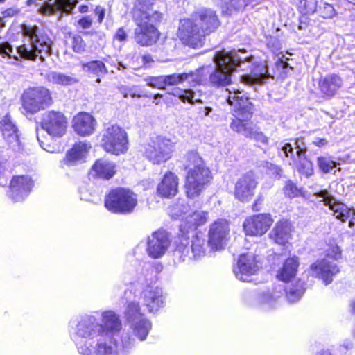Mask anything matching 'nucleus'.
<instances>
[{"label":"nucleus","instance_id":"obj_1","mask_svg":"<svg viewBox=\"0 0 355 355\" xmlns=\"http://www.w3.org/2000/svg\"><path fill=\"white\" fill-rule=\"evenodd\" d=\"M220 25L216 12L210 8L198 10L191 19L180 21L178 35L182 42L192 48L202 46L206 35Z\"/></svg>","mask_w":355,"mask_h":355},{"label":"nucleus","instance_id":"obj_32","mask_svg":"<svg viewBox=\"0 0 355 355\" xmlns=\"http://www.w3.org/2000/svg\"><path fill=\"white\" fill-rule=\"evenodd\" d=\"M115 168L113 162L106 159H98L93 165L90 174L108 180L115 174Z\"/></svg>","mask_w":355,"mask_h":355},{"label":"nucleus","instance_id":"obj_62","mask_svg":"<svg viewBox=\"0 0 355 355\" xmlns=\"http://www.w3.org/2000/svg\"><path fill=\"white\" fill-rule=\"evenodd\" d=\"M142 63L146 67H150L151 64L154 62L150 55H144L142 56Z\"/></svg>","mask_w":355,"mask_h":355},{"label":"nucleus","instance_id":"obj_54","mask_svg":"<svg viewBox=\"0 0 355 355\" xmlns=\"http://www.w3.org/2000/svg\"><path fill=\"white\" fill-rule=\"evenodd\" d=\"M73 49L76 53H82L85 50V43L80 35H76L73 37Z\"/></svg>","mask_w":355,"mask_h":355},{"label":"nucleus","instance_id":"obj_48","mask_svg":"<svg viewBox=\"0 0 355 355\" xmlns=\"http://www.w3.org/2000/svg\"><path fill=\"white\" fill-rule=\"evenodd\" d=\"M319 3L317 0H304L301 2L302 11L306 15H311L318 12Z\"/></svg>","mask_w":355,"mask_h":355},{"label":"nucleus","instance_id":"obj_14","mask_svg":"<svg viewBox=\"0 0 355 355\" xmlns=\"http://www.w3.org/2000/svg\"><path fill=\"white\" fill-rule=\"evenodd\" d=\"M125 315L135 335L141 341L146 340L151 329V323L141 313L139 304L134 302L129 303Z\"/></svg>","mask_w":355,"mask_h":355},{"label":"nucleus","instance_id":"obj_59","mask_svg":"<svg viewBox=\"0 0 355 355\" xmlns=\"http://www.w3.org/2000/svg\"><path fill=\"white\" fill-rule=\"evenodd\" d=\"M94 13L98 17V22L99 24L102 23L105 17V9L100 6H97L94 10Z\"/></svg>","mask_w":355,"mask_h":355},{"label":"nucleus","instance_id":"obj_27","mask_svg":"<svg viewBox=\"0 0 355 355\" xmlns=\"http://www.w3.org/2000/svg\"><path fill=\"white\" fill-rule=\"evenodd\" d=\"M178 191V177L172 172L166 173L157 187V193L163 197L171 198Z\"/></svg>","mask_w":355,"mask_h":355},{"label":"nucleus","instance_id":"obj_5","mask_svg":"<svg viewBox=\"0 0 355 355\" xmlns=\"http://www.w3.org/2000/svg\"><path fill=\"white\" fill-rule=\"evenodd\" d=\"M185 166L187 175L185 182L186 193L189 198L198 196L209 183L211 175L202 159L196 152L188 153Z\"/></svg>","mask_w":355,"mask_h":355},{"label":"nucleus","instance_id":"obj_21","mask_svg":"<svg viewBox=\"0 0 355 355\" xmlns=\"http://www.w3.org/2000/svg\"><path fill=\"white\" fill-rule=\"evenodd\" d=\"M272 223L273 220L270 215L262 214L246 218L243 227L247 235L258 236L264 234Z\"/></svg>","mask_w":355,"mask_h":355},{"label":"nucleus","instance_id":"obj_30","mask_svg":"<svg viewBox=\"0 0 355 355\" xmlns=\"http://www.w3.org/2000/svg\"><path fill=\"white\" fill-rule=\"evenodd\" d=\"M207 212L202 210L195 211L186 217L185 221L180 225V230L184 234L189 229H195L197 226L203 225L207 223Z\"/></svg>","mask_w":355,"mask_h":355},{"label":"nucleus","instance_id":"obj_52","mask_svg":"<svg viewBox=\"0 0 355 355\" xmlns=\"http://www.w3.org/2000/svg\"><path fill=\"white\" fill-rule=\"evenodd\" d=\"M284 193L289 198H294L299 195L300 190L296 185L291 181L288 180L286 182L284 187Z\"/></svg>","mask_w":355,"mask_h":355},{"label":"nucleus","instance_id":"obj_6","mask_svg":"<svg viewBox=\"0 0 355 355\" xmlns=\"http://www.w3.org/2000/svg\"><path fill=\"white\" fill-rule=\"evenodd\" d=\"M240 51H218L213 56L216 64L214 71L209 74L213 86L225 87L231 83V73L236 69V62L241 59Z\"/></svg>","mask_w":355,"mask_h":355},{"label":"nucleus","instance_id":"obj_16","mask_svg":"<svg viewBox=\"0 0 355 355\" xmlns=\"http://www.w3.org/2000/svg\"><path fill=\"white\" fill-rule=\"evenodd\" d=\"M315 196L322 198L324 204L334 211V216L343 222L350 218L349 227L355 225V209H349L345 204L338 202L327 190H321L315 193Z\"/></svg>","mask_w":355,"mask_h":355},{"label":"nucleus","instance_id":"obj_20","mask_svg":"<svg viewBox=\"0 0 355 355\" xmlns=\"http://www.w3.org/2000/svg\"><path fill=\"white\" fill-rule=\"evenodd\" d=\"M140 299L150 313L157 311L164 306L162 289L155 284H146L142 288Z\"/></svg>","mask_w":355,"mask_h":355},{"label":"nucleus","instance_id":"obj_49","mask_svg":"<svg viewBox=\"0 0 355 355\" xmlns=\"http://www.w3.org/2000/svg\"><path fill=\"white\" fill-rule=\"evenodd\" d=\"M164 76L165 87L176 86L182 83V73H173Z\"/></svg>","mask_w":355,"mask_h":355},{"label":"nucleus","instance_id":"obj_17","mask_svg":"<svg viewBox=\"0 0 355 355\" xmlns=\"http://www.w3.org/2000/svg\"><path fill=\"white\" fill-rule=\"evenodd\" d=\"M41 126L49 135L61 137L66 132L67 121L62 112L50 111L43 114Z\"/></svg>","mask_w":355,"mask_h":355},{"label":"nucleus","instance_id":"obj_11","mask_svg":"<svg viewBox=\"0 0 355 355\" xmlns=\"http://www.w3.org/2000/svg\"><path fill=\"white\" fill-rule=\"evenodd\" d=\"M236 67H241L243 71H249L248 73L241 76V81L247 85L261 84L269 76L266 65L255 62L253 56L241 57L236 62Z\"/></svg>","mask_w":355,"mask_h":355},{"label":"nucleus","instance_id":"obj_31","mask_svg":"<svg viewBox=\"0 0 355 355\" xmlns=\"http://www.w3.org/2000/svg\"><path fill=\"white\" fill-rule=\"evenodd\" d=\"M343 81L335 74H331L322 78L319 82L320 91L325 95L331 96L341 87Z\"/></svg>","mask_w":355,"mask_h":355},{"label":"nucleus","instance_id":"obj_57","mask_svg":"<svg viewBox=\"0 0 355 355\" xmlns=\"http://www.w3.org/2000/svg\"><path fill=\"white\" fill-rule=\"evenodd\" d=\"M92 22L93 21L90 16H85L81 17L78 21V24L83 29H88L92 26Z\"/></svg>","mask_w":355,"mask_h":355},{"label":"nucleus","instance_id":"obj_12","mask_svg":"<svg viewBox=\"0 0 355 355\" xmlns=\"http://www.w3.org/2000/svg\"><path fill=\"white\" fill-rule=\"evenodd\" d=\"M102 141L104 149L114 155L123 153L128 150L127 134L116 125H112L105 130Z\"/></svg>","mask_w":355,"mask_h":355},{"label":"nucleus","instance_id":"obj_7","mask_svg":"<svg viewBox=\"0 0 355 355\" xmlns=\"http://www.w3.org/2000/svg\"><path fill=\"white\" fill-rule=\"evenodd\" d=\"M341 257V250L337 245L327 250L325 257L317 260L310 266V274L312 277L321 279L328 285L333 281V277L339 272L336 261Z\"/></svg>","mask_w":355,"mask_h":355},{"label":"nucleus","instance_id":"obj_40","mask_svg":"<svg viewBox=\"0 0 355 355\" xmlns=\"http://www.w3.org/2000/svg\"><path fill=\"white\" fill-rule=\"evenodd\" d=\"M47 80L53 84L67 86L78 82V80L73 76L66 75L61 72L49 71L46 76Z\"/></svg>","mask_w":355,"mask_h":355},{"label":"nucleus","instance_id":"obj_25","mask_svg":"<svg viewBox=\"0 0 355 355\" xmlns=\"http://www.w3.org/2000/svg\"><path fill=\"white\" fill-rule=\"evenodd\" d=\"M2 135L14 150H21V143L17 133V128L12 121L10 116L6 115L0 122Z\"/></svg>","mask_w":355,"mask_h":355},{"label":"nucleus","instance_id":"obj_64","mask_svg":"<svg viewBox=\"0 0 355 355\" xmlns=\"http://www.w3.org/2000/svg\"><path fill=\"white\" fill-rule=\"evenodd\" d=\"M89 10V7L87 5H82L79 7V11L81 13L87 12Z\"/></svg>","mask_w":355,"mask_h":355},{"label":"nucleus","instance_id":"obj_56","mask_svg":"<svg viewBox=\"0 0 355 355\" xmlns=\"http://www.w3.org/2000/svg\"><path fill=\"white\" fill-rule=\"evenodd\" d=\"M162 19V14L157 10H153L149 12V15L144 18V21H146L150 24L160 21Z\"/></svg>","mask_w":355,"mask_h":355},{"label":"nucleus","instance_id":"obj_43","mask_svg":"<svg viewBox=\"0 0 355 355\" xmlns=\"http://www.w3.org/2000/svg\"><path fill=\"white\" fill-rule=\"evenodd\" d=\"M297 159L299 162V172L306 177L311 176L313 174V164L306 158V154L300 153L299 157H296Z\"/></svg>","mask_w":355,"mask_h":355},{"label":"nucleus","instance_id":"obj_58","mask_svg":"<svg viewBox=\"0 0 355 355\" xmlns=\"http://www.w3.org/2000/svg\"><path fill=\"white\" fill-rule=\"evenodd\" d=\"M127 37V33L123 28H119L114 35V39L119 42H125Z\"/></svg>","mask_w":355,"mask_h":355},{"label":"nucleus","instance_id":"obj_9","mask_svg":"<svg viewBox=\"0 0 355 355\" xmlns=\"http://www.w3.org/2000/svg\"><path fill=\"white\" fill-rule=\"evenodd\" d=\"M206 240L202 233H197L191 241L182 237L174 252L180 261L198 259L205 254Z\"/></svg>","mask_w":355,"mask_h":355},{"label":"nucleus","instance_id":"obj_15","mask_svg":"<svg viewBox=\"0 0 355 355\" xmlns=\"http://www.w3.org/2000/svg\"><path fill=\"white\" fill-rule=\"evenodd\" d=\"M261 265L258 257L253 253L242 254L239 256L233 272L235 277L242 282H251L252 276L256 275Z\"/></svg>","mask_w":355,"mask_h":355},{"label":"nucleus","instance_id":"obj_61","mask_svg":"<svg viewBox=\"0 0 355 355\" xmlns=\"http://www.w3.org/2000/svg\"><path fill=\"white\" fill-rule=\"evenodd\" d=\"M267 169H268L272 174H275L277 175H279L282 172V169L277 165L273 164L270 162H266L265 166Z\"/></svg>","mask_w":355,"mask_h":355},{"label":"nucleus","instance_id":"obj_60","mask_svg":"<svg viewBox=\"0 0 355 355\" xmlns=\"http://www.w3.org/2000/svg\"><path fill=\"white\" fill-rule=\"evenodd\" d=\"M353 343L349 339H346L343 340L342 344L340 345V351L341 352H345L347 350L352 349L353 348Z\"/></svg>","mask_w":355,"mask_h":355},{"label":"nucleus","instance_id":"obj_53","mask_svg":"<svg viewBox=\"0 0 355 355\" xmlns=\"http://www.w3.org/2000/svg\"><path fill=\"white\" fill-rule=\"evenodd\" d=\"M6 157L0 153V186H4L7 184V177L6 175Z\"/></svg>","mask_w":355,"mask_h":355},{"label":"nucleus","instance_id":"obj_18","mask_svg":"<svg viewBox=\"0 0 355 355\" xmlns=\"http://www.w3.org/2000/svg\"><path fill=\"white\" fill-rule=\"evenodd\" d=\"M33 185L34 182L28 175L14 176L10 182L8 197L14 202H22L28 197Z\"/></svg>","mask_w":355,"mask_h":355},{"label":"nucleus","instance_id":"obj_44","mask_svg":"<svg viewBox=\"0 0 355 355\" xmlns=\"http://www.w3.org/2000/svg\"><path fill=\"white\" fill-rule=\"evenodd\" d=\"M118 90L124 98H128L129 96H131L132 98H141L147 96V95H142L139 94V86L137 85L127 86L124 85H121L118 87Z\"/></svg>","mask_w":355,"mask_h":355},{"label":"nucleus","instance_id":"obj_23","mask_svg":"<svg viewBox=\"0 0 355 355\" xmlns=\"http://www.w3.org/2000/svg\"><path fill=\"white\" fill-rule=\"evenodd\" d=\"M135 29V40L141 46H150L159 38V33L153 24L138 19Z\"/></svg>","mask_w":355,"mask_h":355},{"label":"nucleus","instance_id":"obj_28","mask_svg":"<svg viewBox=\"0 0 355 355\" xmlns=\"http://www.w3.org/2000/svg\"><path fill=\"white\" fill-rule=\"evenodd\" d=\"M291 225L288 220H282L276 223L270 232V238L276 243L284 245L291 238Z\"/></svg>","mask_w":355,"mask_h":355},{"label":"nucleus","instance_id":"obj_29","mask_svg":"<svg viewBox=\"0 0 355 355\" xmlns=\"http://www.w3.org/2000/svg\"><path fill=\"white\" fill-rule=\"evenodd\" d=\"M91 148V145L87 141H79L67 152L64 163L67 165H72L78 162H81L86 156L88 150Z\"/></svg>","mask_w":355,"mask_h":355},{"label":"nucleus","instance_id":"obj_36","mask_svg":"<svg viewBox=\"0 0 355 355\" xmlns=\"http://www.w3.org/2000/svg\"><path fill=\"white\" fill-rule=\"evenodd\" d=\"M282 296V288L279 286L272 289V291H270L269 288L263 289L260 292L258 299L259 302L263 305L268 308H273Z\"/></svg>","mask_w":355,"mask_h":355},{"label":"nucleus","instance_id":"obj_45","mask_svg":"<svg viewBox=\"0 0 355 355\" xmlns=\"http://www.w3.org/2000/svg\"><path fill=\"white\" fill-rule=\"evenodd\" d=\"M317 164L320 171L324 173H329L337 166V163L331 159L330 157H319L317 159Z\"/></svg>","mask_w":355,"mask_h":355},{"label":"nucleus","instance_id":"obj_39","mask_svg":"<svg viewBox=\"0 0 355 355\" xmlns=\"http://www.w3.org/2000/svg\"><path fill=\"white\" fill-rule=\"evenodd\" d=\"M286 298L290 302L298 301L305 291L304 284L301 280L288 285L286 288Z\"/></svg>","mask_w":355,"mask_h":355},{"label":"nucleus","instance_id":"obj_26","mask_svg":"<svg viewBox=\"0 0 355 355\" xmlns=\"http://www.w3.org/2000/svg\"><path fill=\"white\" fill-rule=\"evenodd\" d=\"M96 122L94 118L87 112H80L73 119L74 131L80 136H89L95 130Z\"/></svg>","mask_w":355,"mask_h":355},{"label":"nucleus","instance_id":"obj_46","mask_svg":"<svg viewBox=\"0 0 355 355\" xmlns=\"http://www.w3.org/2000/svg\"><path fill=\"white\" fill-rule=\"evenodd\" d=\"M146 85L152 88L157 89H166L164 76H148L144 78Z\"/></svg>","mask_w":355,"mask_h":355},{"label":"nucleus","instance_id":"obj_55","mask_svg":"<svg viewBox=\"0 0 355 355\" xmlns=\"http://www.w3.org/2000/svg\"><path fill=\"white\" fill-rule=\"evenodd\" d=\"M198 114L202 119H205L206 117L213 118L214 110L210 106L201 105L198 107Z\"/></svg>","mask_w":355,"mask_h":355},{"label":"nucleus","instance_id":"obj_51","mask_svg":"<svg viewBox=\"0 0 355 355\" xmlns=\"http://www.w3.org/2000/svg\"><path fill=\"white\" fill-rule=\"evenodd\" d=\"M13 53L14 49L9 42H5L0 43V55L3 57L8 56V58H14L16 60H18Z\"/></svg>","mask_w":355,"mask_h":355},{"label":"nucleus","instance_id":"obj_13","mask_svg":"<svg viewBox=\"0 0 355 355\" xmlns=\"http://www.w3.org/2000/svg\"><path fill=\"white\" fill-rule=\"evenodd\" d=\"M173 148V144L169 139L157 137L146 144L144 153L150 162L159 164L171 157Z\"/></svg>","mask_w":355,"mask_h":355},{"label":"nucleus","instance_id":"obj_50","mask_svg":"<svg viewBox=\"0 0 355 355\" xmlns=\"http://www.w3.org/2000/svg\"><path fill=\"white\" fill-rule=\"evenodd\" d=\"M136 343L135 339L128 332H125L121 336V346L125 351L132 349Z\"/></svg>","mask_w":355,"mask_h":355},{"label":"nucleus","instance_id":"obj_33","mask_svg":"<svg viewBox=\"0 0 355 355\" xmlns=\"http://www.w3.org/2000/svg\"><path fill=\"white\" fill-rule=\"evenodd\" d=\"M257 0H222V12L227 15H232L243 11L248 6H252V3Z\"/></svg>","mask_w":355,"mask_h":355},{"label":"nucleus","instance_id":"obj_4","mask_svg":"<svg viewBox=\"0 0 355 355\" xmlns=\"http://www.w3.org/2000/svg\"><path fill=\"white\" fill-rule=\"evenodd\" d=\"M23 44L16 49L21 58L34 61L38 57L41 62L52 53L53 41L45 31L36 25L22 24Z\"/></svg>","mask_w":355,"mask_h":355},{"label":"nucleus","instance_id":"obj_47","mask_svg":"<svg viewBox=\"0 0 355 355\" xmlns=\"http://www.w3.org/2000/svg\"><path fill=\"white\" fill-rule=\"evenodd\" d=\"M318 12L323 18H332L336 15V10L334 7L322 1H320Z\"/></svg>","mask_w":355,"mask_h":355},{"label":"nucleus","instance_id":"obj_38","mask_svg":"<svg viewBox=\"0 0 355 355\" xmlns=\"http://www.w3.org/2000/svg\"><path fill=\"white\" fill-rule=\"evenodd\" d=\"M173 96L178 97L182 103L193 105L196 103H202V101L197 98L196 92L191 89H182L175 87L170 92Z\"/></svg>","mask_w":355,"mask_h":355},{"label":"nucleus","instance_id":"obj_22","mask_svg":"<svg viewBox=\"0 0 355 355\" xmlns=\"http://www.w3.org/2000/svg\"><path fill=\"white\" fill-rule=\"evenodd\" d=\"M229 230L228 223L225 220L216 221L210 226L208 244L211 249L220 250L224 247Z\"/></svg>","mask_w":355,"mask_h":355},{"label":"nucleus","instance_id":"obj_19","mask_svg":"<svg viewBox=\"0 0 355 355\" xmlns=\"http://www.w3.org/2000/svg\"><path fill=\"white\" fill-rule=\"evenodd\" d=\"M170 245L168 234L166 231L159 230L148 237L146 251L153 259L162 257Z\"/></svg>","mask_w":355,"mask_h":355},{"label":"nucleus","instance_id":"obj_34","mask_svg":"<svg viewBox=\"0 0 355 355\" xmlns=\"http://www.w3.org/2000/svg\"><path fill=\"white\" fill-rule=\"evenodd\" d=\"M209 67H202L189 73H182V83H187L189 87L201 85L207 79L209 73Z\"/></svg>","mask_w":355,"mask_h":355},{"label":"nucleus","instance_id":"obj_8","mask_svg":"<svg viewBox=\"0 0 355 355\" xmlns=\"http://www.w3.org/2000/svg\"><path fill=\"white\" fill-rule=\"evenodd\" d=\"M137 205V195L131 190L121 187L112 190L105 200V207L114 214H130Z\"/></svg>","mask_w":355,"mask_h":355},{"label":"nucleus","instance_id":"obj_35","mask_svg":"<svg viewBox=\"0 0 355 355\" xmlns=\"http://www.w3.org/2000/svg\"><path fill=\"white\" fill-rule=\"evenodd\" d=\"M299 266V259L297 257L287 259L282 268L278 272L277 277L283 282H288L296 275Z\"/></svg>","mask_w":355,"mask_h":355},{"label":"nucleus","instance_id":"obj_42","mask_svg":"<svg viewBox=\"0 0 355 355\" xmlns=\"http://www.w3.org/2000/svg\"><path fill=\"white\" fill-rule=\"evenodd\" d=\"M153 3L151 0H138L134 10L135 21L138 19L144 21V18L148 17L150 12H153Z\"/></svg>","mask_w":355,"mask_h":355},{"label":"nucleus","instance_id":"obj_41","mask_svg":"<svg viewBox=\"0 0 355 355\" xmlns=\"http://www.w3.org/2000/svg\"><path fill=\"white\" fill-rule=\"evenodd\" d=\"M83 71L100 77L107 73L105 64L99 60L90 61L81 64Z\"/></svg>","mask_w":355,"mask_h":355},{"label":"nucleus","instance_id":"obj_37","mask_svg":"<svg viewBox=\"0 0 355 355\" xmlns=\"http://www.w3.org/2000/svg\"><path fill=\"white\" fill-rule=\"evenodd\" d=\"M281 151L286 157L296 161V157H299L300 153L306 154V146L302 139L295 140L293 146L290 143H286L281 147Z\"/></svg>","mask_w":355,"mask_h":355},{"label":"nucleus","instance_id":"obj_63","mask_svg":"<svg viewBox=\"0 0 355 355\" xmlns=\"http://www.w3.org/2000/svg\"><path fill=\"white\" fill-rule=\"evenodd\" d=\"M313 144L318 147H322L327 144V140L324 138H315Z\"/></svg>","mask_w":355,"mask_h":355},{"label":"nucleus","instance_id":"obj_24","mask_svg":"<svg viewBox=\"0 0 355 355\" xmlns=\"http://www.w3.org/2000/svg\"><path fill=\"white\" fill-rule=\"evenodd\" d=\"M257 182L252 172L241 176L236 182L234 196L241 201H248L254 195Z\"/></svg>","mask_w":355,"mask_h":355},{"label":"nucleus","instance_id":"obj_3","mask_svg":"<svg viewBox=\"0 0 355 355\" xmlns=\"http://www.w3.org/2000/svg\"><path fill=\"white\" fill-rule=\"evenodd\" d=\"M121 327L119 315L113 311L102 312L101 320L94 315H85L69 323V330L83 333L89 338H112Z\"/></svg>","mask_w":355,"mask_h":355},{"label":"nucleus","instance_id":"obj_2","mask_svg":"<svg viewBox=\"0 0 355 355\" xmlns=\"http://www.w3.org/2000/svg\"><path fill=\"white\" fill-rule=\"evenodd\" d=\"M228 95L227 102L234 107L233 115L235 119L230 123V128L245 137L254 139L262 144H268V138L254 125L248 121L252 117L253 107L249 97L243 91L226 89Z\"/></svg>","mask_w":355,"mask_h":355},{"label":"nucleus","instance_id":"obj_10","mask_svg":"<svg viewBox=\"0 0 355 355\" xmlns=\"http://www.w3.org/2000/svg\"><path fill=\"white\" fill-rule=\"evenodd\" d=\"M22 107L28 114H33L45 109L51 103L49 91L44 87L26 89L21 97Z\"/></svg>","mask_w":355,"mask_h":355}]
</instances>
